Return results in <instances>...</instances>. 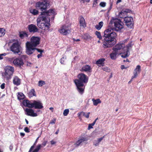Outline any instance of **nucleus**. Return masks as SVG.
Segmentation results:
<instances>
[{
  "mask_svg": "<svg viewBox=\"0 0 152 152\" xmlns=\"http://www.w3.org/2000/svg\"><path fill=\"white\" fill-rule=\"evenodd\" d=\"M56 121V119L54 118L53 120H51L50 122V124H55Z\"/></svg>",
  "mask_w": 152,
  "mask_h": 152,
  "instance_id": "44",
  "label": "nucleus"
},
{
  "mask_svg": "<svg viewBox=\"0 0 152 152\" xmlns=\"http://www.w3.org/2000/svg\"><path fill=\"white\" fill-rule=\"evenodd\" d=\"M50 143L52 145H53L56 144V142L53 140H52L50 141Z\"/></svg>",
  "mask_w": 152,
  "mask_h": 152,
  "instance_id": "49",
  "label": "nucleus"
},
{
  "mask_svg": "<svg viewBox=\"0 0 152 152\" xmlns=\"http://www.w3.org/2000/svg\"><path fill=\"white\" fill-rule=\"evenodd\" d=\"M124 20L126 25L129 28H132L134 26L133 18L131 17H125Z\"/></svg>",
  "mask_w": 152,
  "mask_h": 152,
  "instance_id": "10",
  "label": "nucleus"
},
{
  "mask_svg": "<svg viewBox=\"0 0 152 152\" xmlns=\"http://www.w3.org/2000/svg\"><path fill=\"white\" fill-rule=\"evenodd\" d=\"M77 79H75L74 83L76 86L78 92L81 94H82L84 92L85 84L88 83V77L83 73H80L77 76Z\"/></svg>",
  "mask_w": 152,
  "mask_h": 152,
  "instance_id": "3",
  "label": "nucleus"
},
{
  "mask_svg": "<svg viewBox=\"0 0 152 152\" xmlns=\"http://www.w3.org/2000/svg\"><path fill=\"white\" fill-rule=\"evenodd\" d=\"M49 0H41L42 1H43L45 2H47L48 4H49Z\"/></svg>",
  "mask_w": 152,
  "mask_h": 152,
  "instance_id": "52",
  "label": "nucleus"
},
{
  "mask_svg": "<svg viewBox=\"0 0 152 152\" xmlns=\"http://www.w3.org/2000/svg\"><path fill=\"white\" fill-rule=\"evenodd\" d=\"M132 42H130L129 43L128 45L126 46V52H129V50L132 48L133 45L132 44Z\"/></svg>",
  "mask_w": 152,
  "mask_h": 152,
  "instance_id": "32",
  "label": "nucleus"
},
{
  "mask_svg": "<svg viewBox=\"0 0 152 152\" xmlns=\"http://www.w3.org/2000/svg\"><path fill=\"white\" fill-rule=\"evenodd\" d=\"M29 12L30 13L34 15H37L39 12L38 10L36 9H34L32 8L30 9Z\"/></svg>",
  "mask_w": 152,
  "mask_h": 152,
  "instance_id": "27",
  "label": "nucleus"
},
{
  "mask_svg": "<svg viewBox=\"0 0 152 152\" xmlns=\"http://www.w3.org/2000/svg\"><path fill=\"white\" fill-rule=\"evenodd\" d=\"M131 10L129 9H126L125 10H123L120 13L119 16L121 18H124L125 17H127V14L128 13H130Z\"/></svg>",
  "mask_w": 152,
  "mask_h": 152,
  "instance_id": "15",
  "label": "nucleus"
},
{
  "mask_svg": "<svg viewBox=\"0 0 152 152\" xmlns=\"http://www.w3.org/2000/svg\"><path fill=\"white\" fill-rule=\"evenodd\" d=\"M58 31L61 34L66 35L71 32V28L68 25H64L62 26Z\"/></svg>",
  "mask_w": 152,
  "mask_h": 152,
  "instance_id": "6",
  "label": "nucleus"
},
{
  "mask_svg": "<svg viewBox=\"0 0 152 152\" xmlns=\"http://www.w3.org/2000/svg\"><path fill=\"white\" fill-rule=\"evenodd\" d=\"M49 4L46 2L40 1L37 2L35 4L36 8L42 12L37 19V26L39 28L45 30H48L50 27V19L49 17L53 15V20L54 18L55 12L53 10L50 9L47 10Z\"/></svg>",
  "mask_w": 152,
  "mask_h": 152,
  "instance_id": "2",
  "label": "nucleus"
},
{
  "mask_svg": "<svg viewBox=\"0 0 152 152\" xmlns=\"http://www.w3.org/2000/svg\"><path fill=\"white\" fill-rule=\"evenodd\" d=\"M21 80L17 76H15L13 79V84L16 86H18L20 84Z\"/></svg>",
  "mask_w": 152,
  "mask_h": 152,
  "instance_id": "19",
  "label": "nucleus"
},
{
  "mask_svg": "<svg viewBox=\"0 0 152 152\" xmlns=\"http://www.w3.org/2000/svg\"><path fill=\"white\" fill-rule=\"evenodd\" d=\"M80 70L81 72H91V68L90 66L86 64L83 65Z\"/></svg>",
  "mask_w": 152,
  "mask_h": 152,
  "instance_id": "17",
  "label": "nucleus"
},
{
  "mask_svg": "<svg viewBox=\"0 0 152 152\" xmlns=\"http://www.w3.org/2000/svg\"><path fill=\"white\" fill-rule=\"evenodd\" d=\"M47 142H43L42 145L38 144L36 147V148L32 152H38L40 148L42 147V145L45 146Z\"/></svg>",
  "mask_w": 152,
  "mask_h": 152,
  "instance_id": "21",
  "label": "nucleus"
},
{
  "mask_svg": "<svg viewBox=\"0 0 152 152\" xmlns=\"http://www.w3.org/2000/svg\"><path fill=\"white\" fill-rule=\"evenodd\" d=\"M88 140V138L86 137H82L81 139H79L76 142L75 145L76 146H78L82 142H83L85 141H87Z\"/></svg>",
  "mask_w": 152,
  "mask_h": 152,
  "instance_id": "20",
  "label": "nucleus"
},
{
  "mask_svg": "<svg viewBox=\"0 0 152 152\" xmlns=\"http://www.w3.org/2000/svg\"><path fill=\"white\" fill-rule=\"evenodd\" d=\"M82 114V113H81V112L80 113H78L77 114V115L78 117H80V116L81 114Z\"/></svg>",
  "mask_w": 152,
  "mask_h": 152,
  "instance_id": "61",
  "label": "nucleus"
},
{
  "mask_svg": "<svg viewBox=\"0 0 152 152\" xmlns=\"http://www.w3.org/2000/svg\"><path fill=\"white\" fill-rule=\"evenodd\" d=\"M102 69L104 71H105L107 72H110V68L107 66H105L102 68Z\"/></svg>",
  "mask_w": 152,
  "mask_h": 152,
  "instance_id": "37",
  "label": "nucleus"
},
{
  "mask_svg": "<svg viewBox=\"0 0 152 152\" xmlns=\"http://www.w3.org/2000/svg\"><path fill=\"white\" fill-rule=\"evenodd\" d=\"M3 58V57L1 55V54H0V60L2 59Z\"/></svg>",
  "mask_w": 152,
  "mask_h": 152,
  "instance_id": "58",
  "label": "nucleus"
},
{
  "mask_svg": "<svg viewBox=\"0 0 152 152\" xmlns=\"http://www.w3.org/2000/svg\"><path fill=\"white\" fill-rule=\"evenodd\" d=\"M104 137V136L99 138L97 140H96L94 141L93 142L94 145L95 146H97L99 145V143L101 142V141L103 139Z\"/></svg>",
  "mask_w": 152,
  "mask_h": 152,
  "instance_id": "26",
  "label": "nucleus"
},
{
  "mask_svg": "<svg viewBox=\"0 0 152 152\" xmlns=\"http://www.w3.org/2000/svg\"><path fill=\"white\" fill-rule=\"evenodd\" d=\"M49 109L52 111V112H53V108L52 107H50L49 108Z\"/></svg>",
  "mask_w": 152,
  "mask_h": 152,
  "instance_id": "59",
  "label": "nucleus"
},
{
  "mask_svg": "<svg viewBox=\"0 0 152 152\" xmlns=\"http://www.w3.org/2000/svg\"><path fill=\"white\" fill-rule=\"evenodd\" d=\"M42 56V53H40V54H38L37 55V57H38V58H39L40 57Z\"/></svg>",
  "mask_w": 152,
  "mask_h": 152,
  "instance_id": "53",
  "label": "nucleus"
},
{
  "mask_svg": "<svg viewBox=\"0 0 152 152\" xmlns=\"http://www.w3.org/2000/svg\"><path fill=\"white\" fill-rule=\"evenodd\" d=\"M25 121L26 122V124H28V121L26 119H25Z\"/></svg>",
  "mask_w": 152,
  "mask_h": 152,
  "instance_id": "62",
  "label": "nucleus"
},
{
  "mask_svg": "<svg viewBox=\"0 0 152 152\" xmlns=\"http://www.w3.org/2000/svg\"><path fill=\"white\" fill-rule=\"evenodd\" d=\"M120 55L116 51L113 50V51L110 54V56L111 58L113 60H115L116 58L117 55Z\"/></svg>",
  "mask_w": 152,
  "mask_h": 152,
  "instance_id": "25",
  "label": "nucleus"
},
{
  "mask_svg": "<svg viewBox=\"0 0 152 152\" xmlns=\"http://www.w3.org/2000/svg\"><path fill=\"white\" fill-rule=\"evenodd\" d=\"M92 100L93 102L94 105L95 106H96L98 104L101 103V101L99 99H97L96 100L93 99Z\"/></svg>",
  "mask_w": 152,
  "mask_h": 152,
  "instance_id": "30",
  "label": "nucleus"
},
{
  "mask_svg": "<svg viewBox=\"0 0 152 152\" xmlns=\"http://www.w3.org/2000/svg\"><path fill=\"white\" fill-rule=\"evenodd\" d=\"M73 41H76V42L79 41H80V39H75L74 38H73Z\"/></svg>",
  "mask_w": 152,
  "mask_h": 152,
  "instance_id": "55",
  "label": "nucleus"
},
{
  "mask_svg": "<svg viewBox=\"0 0 152 152\" xmlns=\"http://www.w3.org/2000/svg\"><path fill=\"white\" fill-rule=\"evenodd\" d=\"M95 124V121H94L92 124H89L88 125V129H90L91 128H92V126L94 125Z\"/></svg>",
  "mask_w": 152,
  "mask_h": 152,
  "instance_id": "40",
  "label": "nucleus"
},
{
  "mask_svg": "<svg viewBox=\"0 0 152 152\" xmlns=\"http://www.w3.org/2000/svg\"><path fill=\"white\" fill-rule=\"evenodd\" d=\"M121 54H122L121 55V56L123 58H124L128 56V52H126V53H122Z\"/></svg>",
  "mask_w": 152,
  "mask_h": 152,
  "instance_id": "41",
  "label": "nucleus"
},
{
  "mask_svg": "<svg viewBox=\"0 0 152 152\" xmlns=\"http://www.w3.org/2000/svg\"><path fill=\"white\" fill-rule=\"evenodd\" d=\"M40 39L38 37L33 36L31 39V42H29L30 44L34 47H36L39 44Z\"/></svg>",
  "mask_w": 152,
  "mask_h": 152,
  "instance_id": "11",
  "label": "nucleus"
},
{
  "mask_svg": "<svg viewBox=\"0 0 152 152\" xmlns=\"http://www.w3.org/2000/svg\"><path fill=\"white\" fill-rule=\"evenodd\" d=\"M13 148V145L11 144L9 146V149L11 150L12 151Z\"/></svg>",
  "mask_w": 152,
  "mask_h": 152,
  "instance_id": "51",
  "label": "nucleus"
},
{
  "mask_svg": "<svg viewBox=\"0 0 152 152\" xmlns=\"http://www.w3.org/2000/svg\"><path fill=\"white\" fill-rule=\"evenodd\" d=\"M95 34L96 36L99 39V40H102V42H103V39H104V38L103 37V38L102 39V37L101 34V33L100 32L98 31H95Z\"/></svg>",
  "mask_w": 152,
  "mask_h": 152,
  "instance_id": "31",
  "label": "nucleus"
},
{
  "mask_svg": "<svg viewBox=\"0 0 152 152\" xmlns=\"http://www.w3.org/2000/svg\"><path fill=\"white\" fill-rule=\"evenodd\" d=\"M45 84V82L44 81L40 80L39 81L38 85L39 86H42Z\"/></svg>",
  "mask_w": 152,
  "mask_h": 152,
  "instance_id": "36",
  "label": "nucleus"
},
{
  "mask_svg": "<svg viewBox=\"0 0 152 152\" xmlns=\"http://www.w3.org/2000/svg\"><path fill=\"white\" fill-rule=\"evenodd\" d=\"M37 139L36 140V141L34 144L31 147L28 152H31L32 151L33 149H34V148L35 145L36 143L37 142Z\"/></svg>",
  "mask_w": 152,
  "mask_h": 152,
  "instance_id": "39",
  "label": "nucleus"
},
{
  "mask_svg": "<svg viewBox=\"0 0 152 152\" xmlns=\"http://www.w3.org/2000/svg\"><path fill=\"white\" fill-rule=\"evenodd\" d=\"M19 37L21 39H23L25 37H28V34L25 31H22L19 32Z\"/></svg>",
  "mask_w": 152,
  "mask_h": 152,
  "instance_id": "24",
  "label": "nucleus"
},
{
  "mask_svg": "<svg viewBox=\"0 0 152 152\" xmlns=\"http://www.w3.org/2000/svg\"><path fill=\"white\" fill-rule=\"evenodd\" d=\"M121 69H126L127 68H128V67H125V66L124 65H121Z\"/></svg>",
  "mask_w": 152,
  "mask_h": 152,
  "instance_id": "50",
  "label": "nucleus"
},
{
  "mask_svg": "<svg viewBox=\"0 0 152 152\" xmlns=\"http://www.w3.org/2000/svg\"><path fill=\"white\" fill-rule=\"evenodd\" d=\"M97 4V1H94V2H93V7H96V5Z\"/></svg>",
  "mask_w": 152,
  "mask_h": 152,
  "instance_id": "47",
  "label": "nucleus"
},
{
  "mask_svg": "<svg viewBox=\"0 0 152 152\" xmlns=\"http://www.w3.org/2000/svg\"><path fill=\"white\" fill-rule=\"evenodd\" d=\"M69 110L68 109H66L63 112V115L64 116H67L68 114L69 113Z\"/></svg>",
  "mask_w": 152,
  "mask_h": 152,
  "instance_id": "38",
  "label": "nucleus"
},
{
  "mask_svg": "<svg viewBox=\"0 0 152 152\" xmlns=\"http://www.w3.org/2000/svg\"><path fill=\"white\" fill-rule=\"evenodd\" d=\"M64 58L63 57L62 58H61L60 60V63L62 64H64V62L65 60H64Z\"/></svg>",
  "mask_w": 152,
  "mask_h": 152,
  "instance_id": "45",
  "label": "nucleus"
},
{
  "mask_svg": "<svg viewBox=\"0 0 152 152\" xmlns=\"http://www.w3.org/2000/svg\"><path fill=\"white\" fill-rule=\"evenodd\" d=\"M84 39H91L92 38L91 36L88 34H85L83 36Z\"/></svg>",
  "mask_w": 152,
  "mask_h": 152,
  "instance_id": "34",
  "label": "nucleus"
},
{
  "mask_svg": "<svg viewBox=\"0 0 152 152\" xmlns=\"http://www.w3.org/2000/svg\"><path fill=\"white\" fill-rule=\"evenodd\" d=\"M79 20L80 26L84 27L86 26V24L85 20L82 16H81L80 17Z\"/></svg>",
  "mask_w": 152,
  "mask_h": 152,
  "instance_id": "22",
  "label": "nucleus"
},
{
  "mask_svg": "<svg viewBox=\"0 0 152 152\" xmlns=\"http://www.w3.org/2000/svg\"><path fill=\"white\" fill-rule=\"evenodd\" d=\"M21 47L18 42L14 43L10 47L11 50L15 53H18L20 52Z\"/></svg>",
  "mask_w": 152,
  "mask_h": 152,
  "instance_id": "7",
  "label": "nucleus"
},
{
  "mask_svg": "<svg viewBox=\"0 0 152 152\" xmlns=\"http://www.w3.org/2000/svg\"><path fill=\"white\" fill-rule=\"evenodd\" d=\"M35 50H37L38 52H39L40 53H42L43 52V50L36 48H35Z\"/></svg>",
  "mask_w": 152,
  "mask_h": 152,
  "instance_id": "46",
  "label": "nucleus"
},
{
  "mask_svg": "<svg viewBox=\"0 0 152 152\" xmlns=\"http://www.w3.org/2000/svg\"><path fill=\"white\" fill-rule=\"evenodd\" d=\"M28 28L29 32L30 33H34L37 32L38 31V28L33 24H31L28 25Z\"/></svg>",
  "mask_w": 152,
  "mask_h": 152,
  "instance_id": "14",
  "label": "nucleus"
},
{
  "mask_svg": "<svg viewBox=\"0 0 152 152\" xmlns=\"http://www.w3.org/2000/svg\"><path fill=\"white\" fill-rule=\"evenodd\" d=\"M99 5L100 6L102 7H104L106 6V3L102 2L100 3Z\"/></svg>",
  "mask_w": 152,
  "mask_h": 152,
  "instance_id": "42",
  "label": "nucleus"
},
{
  "mask_svg": "<svg viewBox=\"0 0 152 152\" xmlns=\"http://www.w3.org/2000/svg\"><path fill=\"white\" fill-rule=\"evenodd\" d=\"M13 64L16 66H18L20 67L24 64L23 60L21 58H17L15 59L13 61Z\"/></svg>",
  "mask_w": 152,
  "mask_h": 152,
  "instance_id": "13",
  "label": "nucleus"
},
{
  "mask_svg": "<svg viewBox=\"0 0 152 152\" xmlns=\"http://www.w3.org/2000/svg\"><path fill=\"white\" fill-rule=\"evenodd\" d=\"M121 0H117L116 2V4H118V3L121 2Z\"/></svg>",
  "mask_w": 152,
  "mask_h": 152,
  "instance_id": "56",
  "label": "nucleus"
},
{
  "mask_svg": "<svg viewBox=\"0 0 152 152\" xmlns=\"http://www.w3.org/2000/svg\"><path fill=\"white\" fill-rule=\"evenodd\" d=\"M4 72L2 74V76L4 80L7 81L10 79L14 72V68L10 66H7L4 68Z\"/></svg>",
  "mask_w": 152,
  "mask_h": 152,
  "instance_id": "5",
  "label": "nucleus"
},
{
  "mask_svg": "<svg viewBox=\"0 0 152 152\" xmlns=\"http://www.w3.org/2000/svg\"><path fill=\"white\" fill-rule=\"evenodd\" d=\"M26 53L28 55L32 54L35 50V48L32 46L29 42H27L26 43Z\"/></svg>",
  "mask_w": 152,
  "mask_h": 152,
  "instance_id": "8",
  "label": "nucleus"
},
{
  "mask_svg": "<svg viewBox=\"0 0 152 152\" xmlns=\"http://www.w3.org/2000/svg\"><path fill=\"white\" fill-rule=\"evenodd\" d=\"M23 104L28 108H34L35 109H41L43 107V104L39 100H34L31 102L28 100L25 99L23 101Z\"/></svg>",
  "mask_w": 152,
  "mask_h": 152,
  "instance_id": "4",
  "label": "nucleus"
},
{
  "mask_svg": "<svg viewBox=\"0 0 152 152\" xmlns=\"http://www.w3.org/2000/svg\"><path fill=\"white\" fill-rule=\"evenodd\" d=\"M28 97L31 98L34 96H36V94L35 91L34 89H32L30 90L28 94Z\"/></svg>",
  "mask_w": 152,
  "mask_h": 152,
  "instance_id": "23",
  "label": "nucleus"
},
{
  "mask_svg": "<svg viewBox=\"0 0 152 152\" xmlns=\"http://www.w3.org/2000/svg\"><path fill=\"white\" fill-rule=\"evenodd\" d=\"M20 134V136H22V137H23L25 135V133L23 132H21Z\"/></svg>",
  "mask_w": 152,
  "mask_h": 152,
  "instance_id": "54",
  "label": "nucleus"
},
{
  "mask_svg": "<svg viewBox=\"0 0 152 152\" xmlns=\"http://www.w3.org/2000/svg\"><path fill=\"white\" fill-rule=\"evenodd\" d=\"M17 97L19 100H22L25 98V96L23 93L18 92V93Z\"/></svg>",
  "mask_w": 152,
  "mask_h": 152,
  "instance_id": "28",
  "label": "nucleus"
},
{
  "mask_svg": "<svg viewBox=\"0 0 152 152\" xmlns=\"http://www.w3.org/2000/svg\"><path fill=\"white\" fill-rule=\"evenodd\" d=\"M125 47V45L123 43H119L116 45L113 48L114 51H116L119 54H121L122 50Z\"/></svg>",
  "mask_w": 152,
  "mask_h": 152,
  "instance_id": "9",
  "label": "nucleus"
},
{
  "mask_svg": "<svg viewBox=\"0 0 152 152\" xmlns=\"http://www.w3.org/2000/svg\"><path fill=\"white\" fill-rule=\"evenodd\" d=\"M103 25V23L102 21H101L99 23L98 25L95 26V28L98 30H100Z\"/></svg>",
  "mask_w": 152,
  "mask_h": 152,
  "instance_id": "29",
  "label": "nucleus"
},
{
  "mask_svg": "<svg viewBox=\"0 0 152 152\" xmlns=\"http://www.w3.org/2000/svg\"><path fill=\"white\" fill-rule=\"evenodd\" d=\"M141 66L140 65H138L136 66V68L134 70L133 72L134 75L132 76L131 79L130 81L129 82V83L130 81H132L134 78H136L138 74H139L141 71Z\"/></svg>",
  "mask_w": 152,
  "mask_h": 152,
  "instance_id": "12",
  "label": "nucleus"
},
{
  "mask_svg": "<svg viewBox=\"0 0 152 152\" xmlns=\"http://www.w3.org/2000/svg\"><path fill=\"white\" fill-rule=\"evenodd\" d=\"M124 61L125 62V61H126V62H130V61H129V59H126V60H124Z\"/></svg>",
  "mask_w": 152,
  "mask_h": 152,
  "instance_id": "60",
  "label": "nucleus"
},
{
  "mask_svg": "<svg viewBox=\"0 0 152 152\" xmlns=\"http://www.w3.org/2000/svg\"><path fill=\"white\" fill-rule=\"evenodd\" d=\"M24 131L27 133H29L30 132V129L27 127L24 128Z\"/></svg>",
  "mask_w": 152,
  "mask_h": 152,
  "instance_id": "43",
  "label": "nucleus"
},
{
  "mask_svg": "<svg viewBox=\"0 0 152 152\" xmlns=\"http://www.w3.org/2000/svg\"><path fill=\"white\" fill-rule=\"evenodd\" d=\"M59 129H58L57 131L56 132H55V134H57L59 132Z\"/></svg>",
  "mask_w": 152,
  "mask_h": 152,
  "instance_id": "57",
  "label": "nucleus"
},
{
  "mask_svg": "<svg viewBox=\"0 0 152 152\" xmlns=\"http://www.w3.org/2000/svg\"><path fill=\"white\" fill-rule=\"evenodd\" d=\"M123 23L120 20L116 18H112L110 21L108 28L105 30L103 39V46L105 48L111 47L116 43V37L117 35L113 31H120L123 28Z\"/></svg>",
  "mask_w": 152,
  "mask_h": 152,
  "instance_id": "1",
  "label": "nucleus"
},
{
  "mask_svg": "<svg viewBox=\"0 0 152 152\" xmlns=\"http://www.w3.org/2000/svg\"><path fill=\"white\" fill-rule=\"evenodd\" d=\"M5 30L3 28H0V37L4 36L5 34Z\"/></svg>",
  "mask_w": 152,
  "mask_h": 152,
  "instance_id": "33",
  "label": "nucleus"
},
{
  "mask_svg": "<svg viewBox=\"0 0 152 152\" xmlns=\"http://www.w3.org/2000/svg\"><path fill=\"white\" fill-rule=\"evenodd\" d=\"M1 54L3 56H5L7 55V54L5 53H4Z\"/></svg>",
  "mask_w": 152,
  "mask_h": 152,
  "instance_id": "63",
  "label": "nucleus"
},
{
  "mask_svg": "<svg viewBox=\"0 0 152 152\" xmlns=\"http://www.w3.org/2000/svg\"><path fill=\"white\" fill-rule=\"evenodd\" d=\"M5 83H3L1 86V88L2 89H4L5 88Z\"/></svg>",
  "mask_w": 152,
  "mask_h": 152,
  "instance_id": "48",
  "label": "nucleus"
},
{
  "mask_svg": "<svg viewBox=\"0 0 152 152\" xmlns=\"http://www.w3.org/2000/svg\"><path fill=\"white\" fill-rule=\"evenodd\" d=\"M27 115L32 117H36L37 115V113H34V110L31 109L26 108V110Z\"/></svg>",
  "mask_w": 152,
  "mask_h": 152,
  "instance_id": "16",
  "label": "nucleus"
},
{
  "mask_svg": "<svg viewBox=\"0 0 152 152\" xmlns=\"http://www.w3.org/2000/svg\"><path fill=\"white\" fill-rule=\"evenodd\" d=\"M105 59L104 58H101L99 59L96 61V64L99 67L104 65V61Z\"/></svg>",
  "mask_w": 152,
  "mask_h": 152,
  "instance_id": "18",
  "label": "nucleus"
},
{
  "mask_svg": "<svg viewBox=\"0 0 152 152\" xmlns=\"http://www.w3.org/2000/svg\"><path fill=\"white\" fill-rule=\"evenodd\" d=\"M98 119V118H97L94 121H95V123L96 122V121Z\"/></svg>",
  "mask_w": 152,
  "mask_h": 152,
  "instance_id": "64",
  "label": "nucleus"
},
{
  "mask_svg": "<svg viewBox=\"0 0 152 152\" xmlns=\"http://www.w3.org/2000/svg\"><path fill=\"white\" fill-rule=\"evenodd\" d=\"M81 113H82V114L86 118H88L89 116V115L90 114V112H88L86 114L85 113L83 112H81Z\"/></svg>",
  "mask_w": 152,
  "mask_h": 152,
  "instance_id": "35",
  "label": "nucleus"
}]
</instances>
